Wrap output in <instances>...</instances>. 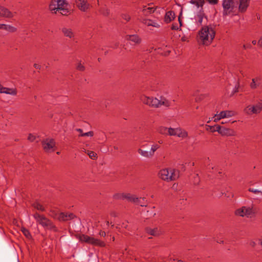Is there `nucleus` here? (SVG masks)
<instances>
[{
    "instance_id": "1",
    "label": "nucleus",
    "mask_w": 262,
    "mask_h": 262,
    "mask_svg": "<svg viewBox=\"0 0 262 262\" xmlns=\"http://www.w3.org/2000/svg\"><path fill=\"white\" fill-rule=\"evenodd\" d=\"M199 39L203 44L210 45L215 35V31L211 27L205 26L199 31Z\"/></svg>"
},
{
    "instance_id": "2",
    "label": "nucleus",
    "mask_w": 262,
    "mask_h": 262,
    "mask_svg": "<svg viewBox=\"0 0 262 262\" xmlns=\"http://www.w3.org/2000/svg\"><path fill=\"white\" fill-rule=\"evenodd\" d=\"M143 103L147 104L150 106L154 107H159L162 105L166 107L171 106V102L164 97H160V99L152 97H149L145 96H142L141 98Z\"/></svg>"
},
{
    "instance_id": "3",
    "label": "nucleus",
    "mask_w": 262,
    "mask_h": 262,
    "mask_svg": "<svg viewBox=\"0 0 262 262\" xmlns=\"http://www.w3.org/2000/svg\"><path fill=\"white\" fill-rule=\"evenodd\" d=\"M158 176L162 180L169 182L176 180L179 177V172L174 169L164 168L159 171Z\"/></svg>"
},
{
    "instance_id": "4",
    "label": "nucleus",
    "mask_w": 262,
    "mask_h": 262,
    "mask_svg": "<svg viewBox=\"0 0 262 262\" xmlns=\"http://www.w3.org/2000/svg\"><path fill=\"white\" fill-rule=\"evenodd\" d=\"M37 223L40 224L43 227L48 228L50 229H55L56 227L53 225L52 222L47 219L45 215L39 214L36 212L33 215Z\"/></svg>"
},
{
    "instance_id": "5",
    "label": "nucleus",
    "mask_w": 262,
    "mask_h": 262,
    "mask_svg": "<svg viewBox=\"0 0 262 262\" xmlns=\"http://www.w3.org/2000/svg\"><path fill=\"white\" fill-rule=\"evenodd\" d=\"M222 6L223 8V16H226L233 14L237 7L236 3L234 0H223Z\"/></svg>"
},
{
    "instance_id": "6",
    "label": "nucleus",
    "mask_w": 262,
    "mask_h": 262,
    "mask_svg": "<svg viewBox=\"0 0 262 262\" xmlns=\"http://www.w3.org/2000/svg\"><path fill=\"white\" fill-rule=\"evenodd\" d=\"M256 213L255 209L253 207L243 206L235 211V214L236 215L247 217H251L254 216Z\"/></svg>"
},
{
    "instance_id": "7",
    "label": "nucleus",
    "mask_w": 262,
    "mask_h": 262,
    "mask_svg": "<svg viewBox=\"0 0 262 262\" xmlns=\"http://www.w3.org/2000/svg\"><path fill=\"white\" fill-rule=\"evenodd\" d=\"M160 147L159 144L155 143L151 146L150 151H147L140 148L138 149V152L145 158H151L154 156L155 152L159 149Z\"/></svg>"
},
{
    "instance_id": "8",
    "label": "nucleus",
    "mask_w": 262,
    "mask_h": 262,
    "mask_svg": "<svg viewBox=\"0 0 262 262\" xmlns=\"http://www.w3.org/2000/svg\"><path fill=\"white\" fill-rule=\"evenodd\" d=\"M43 150L47 152H51L55 150L56 144L53 139L47 138L42 141Z\"/></svg>"
},
{
    "instance_id": "9",
    "label": "nucleus",
    "mask_w": 262,
    "mask_h": 262,
    "mask_svg": "<svg viewBox=\"0 0 262 262\" xmlns=\"http://www.w3.org/2000/svg\"><path fill=\"white\" fill-rule=\"evenodd\" d=\"M262 110V104L260 103L255 105H249L244 110V113L248 115L252 114H257L259 113Z\"/></svg>"
},
{
    "instance_id": "10",
    "label": "nucleus",
    "mask_w": 262,
    "mask_h": 262,
    "mask_svg": "<svg viewBox=\"0 0 262 262\" xmlns=\"http://www.w3.org/2000/svg\"><path fill=\"white\" fill-rule=\"evenodd\" d=\"M56 1L58 12L63 15H67L69 13L68 3H66L65 0H58Z\"/></svg>"
},
{
    "instance_id": "11",
    "label": "nucleus",
    "mask_w": 262,
    "mask_h": 262,
    "mask_svg": "<svg viewBox=\"0 0 262 262\" xmlns=\"http://www.w3.org/2000/svg\"><path fill=\"white\" fill-rule=\"evenodd\" d=\"M235 115V112L233 111H224L221 112L219 114H216L214 117V121L216 122L221 119L229 118L234 116Z\"/></svg>"
},
{
    "instance_id": "12",
    "label": "nucleus",
    "mask_w": 262,
    "mask_h": 262,
    "mask_svg": "<svg viewBox=\"0 0 262 262\" xmlns=\"http://www.w3.org/2000/svg\"><path fill=\"white\" fill-rule=\"evenodd\" d=\"M114 197L116 199H120L123 200L126 199L130 202L135 203L137 202L138 200V198L130 193L117 194L114 195Z\"/></svg>"
},
{
    "instance_id": "13",
    "label": "nucleus",
    "mask_w": 262,
    "mask_h": 262,
    "mask_svg": "<svg viewBox=\"0 0 262 262\" xmlns=\"http://www.w3.org/2000/svg\"><path fill=\"white\" fill-rule=\"evenodd\" d=\"M220 134L223 136H235L236 132L233 129L221 126Z\"/></svg>"
},
{
    "instance_id": "14",
    "label": "nucleus",
    "mask_w": 262,
    "mask_h": 262,
    "mask_svg": "<svg viewBox=\"0 0 262 262\" xmlns=\"http://www.w3.org/2000/svg\"><path fill=\"white\" fill-rule=\"evenodd\" d=\"M77 7L82 11L85 12L89 8V4L85 0H76Z\"/></svg>"
},
{
    "instance_id": "15",
    "label": "nucleus",
    "mask_w": 262,
    "mask_h": 262,
    "mask_svg": "<svg viewBox=\"0 0 262 262\" xmlns=\"http://www.w3.org/2000/svg\"><path fill=\"white\" fill-rule=\"evenodd\" d=\"M145 231L148 234L154 236H158L161 234V231L158 227L154 228L146 227L145 228Z\"/></svg>"
},
{
    "instance_id": "16",
    "label": "nucleus",
    "mask_w": 262,
    "mask_h": 262,
    "mask_svg": "<svg viewBox=\"0 0 262 262\" xmlns=\"http://www.w3.org/2000/svg\"><path fill=\"white\" fill-rule=\"evenodd\" d=\"M250 0H239L238 10L240 12H245L249 5Z\"/></svg>"
},
{
    "instance_id": "17",
    "label": "nucleus",
    "mask_w": 262,
    "mask_h": 262,
    "mask_svg": "<svg viewBox=\"0 0 262 262\" xmlns=\"http://www.w3.org/2000/svg\"><path fill=\"white\" fill-rule=\"evenodd\" d=\"M13 14L8 9L0 6V16L11 18L13 17Z\"/></svg>"
},
{
    "instance_id": "18",
    "label": "nucleus",
    "mask_w": 262,
    "mask_h": 262,
    "mask_svg": "<svg viewBox=\"0 0 262 262\" xmlns=\"http://www.w3.org/2000/svg\"><path fill=\"white\" fill-rule=\"evenodd\" d=\"M261 77L260 76H256L252 79V82L250 84V88L252 90L257 89L260 84Z\"/></svg>"
},
{
    "instance_id": "19",
    "label": "nucleus",
    "mask_w": 262,
    "mask_h": 262,
    "mask_svg": "<svg viewBox=\"0 0 262 262\" xmlns=\"http://www.w3.org/2000/svg\"><path fill=\"white\" fill-rule=\"evenodd\" d=\"M126 39L132 41L135 43L139 44L141 42V39L139 36L137 34L134 35H127L125 36Z\"/></svg>"
},
{
    "instance_id": "20",
    "label": "nucleus",
    "mask_w": 262,
    "mask_h": 262,
    "mask_svg": "<svg viewBox=\"0 0 262 262\" xmlns=\"http://www.w3.org/2000/svg\"><path fill=\"white\" fill-rule=\"evenodd\" d=\"M175 18L174 12L172 11H169L165 14L164 21L166 23H169Z\"/></svg>"
},
{
    "instance_id": "21",
    "label": "nucleus",
    "mask_w": 262,
    "mask_h": 262,
    "mask_svg": "<svg viewBox=\"0 0 262 262\" xmlns=\"http://www.w3.org/2000/svg\"><path fill=\"white\" fill-rule=\"evenodd\" d=\"M61 31L64 36L69 38H72L74 37V33L70 28H63Z\"/></svg>"
},
{
    "instance_id": "22",
    "label": "nucleus",
    "mask_w": 262,
    "mask_h": 262,
    "mask_svg": "<svg viewBox=\"0 0 262 262\" xmlns=\"http://www.w3.org/2000/svg\"><path fill=\"white\" fill-rule=\"evenodd\" d=\"M91 245L95 246H98L100 247H104L105 246V243L98 238H95L93 237H92L91 239Z\"/></svg>"
},
{
    "instance_id": "23",
    "label": "nucleus",
    "mask_w": 262,
    "mask_h": 262,
    "mask_svg": "<svg viewBox=\"0 0 262 262\" xmlns=\"http://www.w3.org/2000/svg\"><path fill=\"white\" fill-rule=\"evenodd\" d=\"M2 93H5L12 96H15L17 95V91L16 89L15 88H9L6 87H3Z\"/></svg>"
},
{
    "instance_id": "24",
    "label": "nucleus",
    "mask_w": 262,
    "mask_h": 262,
    "mask_svg": "<svg viewBox=\"0 0 262 262\" xmlns=\"http://www.w3.org/2000/svg\"><path fill=\"white\" fill-rule=\"evenodd\" d=\"M176 136H178L179 137H181L183 138H186L188 136L187 132L180 128H176Z\"/></svg>"
},
{
    "instance_id": "25",
    "label": "nucleus",
    "mask_w": 262,
    "mask_h": 262,
    "mask_svg": "<svg viewBox=\"0 0 262 262\" xmlns=\"http://www.w3.org/2000/svg\"><path fill=\"white\" fill-rule=\"evenodd\" d=\"M92 237L89 236L85 234H80L78 236L80 241L90 244Z\"/></svg>"
},
{
    "instance_id": "26",
    "label": "nucleus",
    "mask_w": 262,
    "mask_h": 262,
    "mask_svg": "<svg viewBox=\"0 0 262 262\" xmlns=\"http://www.w3.org/2000/svg\"><path fill=\"white\" fill-rule=\"evenodd\" d=\"M190 3L195 5L198 8H201L200 10H203V6L205 4L204 0H191Z\"/></svg>"
},
{
    "instance_id": "27",
    "label": "nucleus",
    "mask_w": 262,
    "mask_h": 262,
    "mask_svg": "<svg viewBox=\"0 0 262 262\" xmlns=\"http://www.w3.org/2000/svg\"><path fill=\"white\" fill-rule=\"evenodd\" d=\"M156 8H155V7H146V6H144L142 10V12H143L144 15H148L150 14L154 13L155 12V11L156 10Z\"/></svg>"
},
{
    "instance_id": "28",
    "label": "nucleus",
    "mask_w": 262,
    "mask_h": 262,
    "mask_svg": "<svg viewBox=\"0 0 262 262\" xmlns=\"http://www.w3.org/2000/svg\"><path fill=\"white\" fill-rule=\"evenodd\" d=\"M50 10L54 13L58 12V9H57V3L55 0L52 1L49 5Z\"/></svg>"
},
{
    "instance_id": "29",
    "label": "nucleus",
    "mask_w": 262,
    "mask_h": 262,
    "mask_svg": "<svg viewBox=\"0 0 262 262\" xmlns=\"http://www.w3.org/2000/svg\"><path fill=\"white\" fill-rule=\"evenodd\" d=\"M0 29L8 31L10 32H15L16 29L12 26L6 24H0Z\"/></svg>"
},
{
    "instance_id": "30",
    "label": "nucleus",
    "mask_w": 262,
    "mask_h": 262,
    "mask_svg": "<svg viewBox=\"0 0 262 262\" xmlns=\"http://www.w3.org/2000/svg\"><path fill=\"white\" fill-rule=\"evenodd\" d=\"M221 126L219 125H215L213 126L208 125L207 126L206 129L207 130L210 131L212 133L217 132L219 134H220Z\"/></svg>"
},
{
    "instance_id": "31",
    "label": "nucleus",
    "mask_w": 262,
    "mask_h": 262,
    "mask_svg": "<svg viewBox=\"0 0 262 262\" xmlns=\"http://www.w3.org/2000/svg\"><path fill=\"white\" fill-rule=\"evenodd\" d=\"M205 16L203 10H200L199 13L197 14L198 23L199 25H202L203 19Z\"/></svg>"
},
{
    "instance_id": "32",
    "label": "nucleus",
    "mask_w": 262,
    "mask_h": 262,
    "mask_svg": "<svg viewBox=\"0 0 262 262\" xmlns=\"http://www.w3.org/2000/svg\"><path fill=\"white\" fill-rule=\"evenodd\" d=\"M32 206L40 211H44L45 210V207L39 204L38 202H35L32 204Z\"/></svg>"
},
{
    "instance_id": "33",
    "label": "nucleus",
    "mask_w": 262,
    "mask_h": 262,
    "mask_svg": "<svg viewBox=\"0 0 262 262\" xmlns=\"http://www.w3.org/2000/svg\"><path fill=\"white\" fill-rule=\"evenodd\" d=\"M99 12L105 16H108L110 14V10L105 7L100 8Z\"/></svg>"
},
{
    "instance_id": "34",
    "label": "nucleus",
    "mask_w": 262,
    "mask_h": 262,
    "mask_svg": "<svg viewBox=\"0 0 262 262\" xmlns=\"http://www.w3.org/2000/svg\"><path fill=\"white\" fill-rule=\"evenodd\" d=\"M168 128L164 126H160L158 129V132L162 135H168Z\"/></svg>"
},
{
    "instance_id": "35",
    "label": "nucleus",
    "mask_w": 262,
    "mask_h": 262,
    "mask_svg": "<svg viewBox=\"0 0 262 262\" xmlns=\"http://www.w3.org/2000/svg\"><path fill=\"white\" fill-rule=\"evenodd\" d=\"M67 213L61 212L58 214V220L60 221H67Z\"/></svg>"
},
{
    "instance_id": "36",
    "label": "nucleus",
    "mask_w": 262,
    "mask_h": 262,
    "mask_svg": "<svg viewBox=\"0 0 262 262\" xmlns=\"http://www.w3.org/2000/svg\"><path fill=\"white\" fill-rule=\"evenodd\" d=\"M21 231L23 232L24 235L28 238H30L31 237V235L28 229L23 228L21 229Z\"/></svg>"
},
{
    "instance_id": "37",
    "label": "nucleus",
    "mask_w": 262,
    "mask_h": 262,
    "mask_svg": "<svg viewBox=\"0 0 262 262\" xmlns=\"http://www.w3.org/2000/svg\"><path fill=\"white\" fill-rule=\"evenodd\" d=\"M176 128H173L170 127V128H168L167 135L176 136Z\"/></svg>"
},
{
    "instance_id": "38",
    "label": "nucleus",
    "mask_w": 262,
    "mask_h": 262,
    "mask_svg": "<svg viewBox=\"0 0 262 262\" xmlns=\"http://www.w3.org/2000/svg\"><path fill=\"white\" fill-rule=\"evenodd\" d=\"M121 17L122 19L125 20L126 21H129L130 19V16L128 14L123 13L121 14Z\"/></svg>"
},
{
    "instance_id": "39",
    "label": "nucleus",
    "mask_w": 262,
    "mask_h": 262,
    "mask_svg": "<svg viewBox=\"0 0 262 262\" xmlns=\"http://www.w3.org/2000/svg\"><path fill=\"white\" fill-rule=\"evenodd\" d=\"M140 21L147 26H150L151 20L149 19H142Z\"/></svg>"
},
{
    "instance_id": "40",
    "label": "nucleus",
    "mask_w": 262,
    "mask_h": 262,
    "mask_svg": "<svg viewBox=\"0 0 262 262\" xmlns=\"http://www.w3.org/2000/svg\"><path fill=\"white\" fill-rule=\"evenodd\" d=\"M88 155L92 159H95L97 156V154L93 151H88Z\"/></svg>"
},
{
    "instance_id": "41",
    "label": "nucleus",
    "mask_w": 262,
    "mask_h": 262,
    "mask_svg": "<svg viewBox=\"0 0 262 262\" xmlns=\"http://www.w3.org/2000/svg\"><path fill=\"white\" fill-rule=\"evenodd\" d=\"M94 135V133L93 131H90L89 132H87V133H84V134H81L80 135H79V136H80V137H84V136H90V137H92Z\"/></svg>"
},
{
    "instance_id": "42",
    "label": "nucleus",
    "mask_w": 262,
    "mask_h": 262,
    "mask_svg": "<svg viewBox=\"0 0 262 262\" xmlns=\"http://www.w3.org/2000/svg\"><path fill=\"white\" fill-rule=\"evenodd\" d=\"M75 217V215L72 213H67V221L71 220Z\"/></svg>"
},
{
    "instance_id": "43",
    "label": "nucleus",
    "mask_w": 262,
    "mask_h": 262,
    "mask_svg": "<svg viewBox=\"0 0 262 262\" xmlns=\"http://www.w3.org/2000/svg\"><path fill=\"white\" fill-rule=\"evenodd\" d=\"M77 69L80 71H83L85 68L81 63H79L77 66Z\"/></svg>"
},
{
    "instance_id": "44",
    "label": "nucleus",
    "mask_w": 262,
    "mask_h": 262,
    "mask_svg": "<svg viewBox=\"0 0 262 262\" xmlns=\"http://www.w3.org/2000/svg\"><path fill=\"white\" fill-rule=\"evenodd\" d=\"M249 191L250 192H252L256 194V193H260L261 194H262V191L257 190V189H254V188H250L249 189Z\"/></svg>"
},
{
    "instance_id": "45",
    "label": "nucleus",
    "mask_w": 262,
    "mask_h": 262,
    "mask_svg": "<svg viewBox=\"0 0 262 262\" xmlns=\"http://www.w3.org/2000/svg\"><path fill=\"white\" fill-rule=\"evenodd\" d=\"M150 26H152L156 28H159L160 27V25L157 23L155 22V21L151 20Z\"/></svg>"
},
{
    "instance_id": "46",
    "label": "nucleus",
    "mask_w": 262,
    "mask_h": 262,
    "mask_svg": "<svg viewBox=\"0 0 262 262\" xmlns=\"http://www.w3.org/2000/svg\"><path fill=\"white\" fill-rule=\"evenodd\" d=\"M28 139L31 142H33L35 139V136L32 134H29L28 137Z\"/></svg>"
},
{
    "instance_id": "47",
    "label": "nucleus",
    "mask_w": 262,
    "mask_h": 262,
    "mask_svg": "<svg viewBox=\"0 0 262 262\" xmlns=\"http://www.w3.org/2000/svg\"><path fill=\"white\" fill-rule=\"evenodd\" d=\"M238 88H239V84H238V83H237V84L235 85V88L233 89L232 94H234L235 93L237 92L238 91Z\"/></svg>"
},
{
    "instance_id": "48",
    "label": "nucleus",
    "mask_w": 262,
    "mask_h": 262,
    "mask_svg": "<svg viewBox=\"0 0 262 262\" xmlns=\"http://www.w3.org/2000/svg\"><path fill=\"white\" fill-rule=\"evenodd\" d=\"M206 1L212 5H215V4H217V3H218V0H206Z\"/></svg>"
},
{
    "instance_id": "49",
    "label": "nucleus",
    "mask_w": 262,
    "mask_h": 262,
    "mask_svg": "<svg viewBox=\"0 0 262 262\" xmlns=\"http://www.w3.org/2000/svg\"><path fill=\"white\" fill-rule=\"evenodd\" d=\"M243 48L245 49H251L252 48V46L251 44L250 43H247L246 45H244L243 46Z\"/></svg>"
},
{
    "instance_id": "50",
    "label": "nucleus",
    "mask_w": 262,
    "mask_h": 262,
    "mask_svg": "<svg viewBox=\"0 0 262 262\" xmlns=\"http://www.w3.org/2000/svg\"><path fill=\"white\" fill-rule=\"evenodd\" d=\"M171 29L173 30H177L179 29V27L177 25L172 24Z\"/></svg>"
},
{
    "instance_id": "51",
    "label": "nucleus",
    "mask_w": 262,
    "mask_h": 262,
    "mask_svg": "<svg viewBox=\"0 0 262 262\" xmlns=\"http://www.w3.org/2000/svg\"><path fill=\"white\" fill-rule=\"evenodd\" d=\"M99 235L101 236L105 237L106 235V233L103 231L100 230L99 232Z\"/></svg>"
},
{
    "instance_id": "52",
    "label": "nucleus",
    "mask_w": 262,
    "mask_h": 262,
    "mask_svg": "<svg viewBox=\"0 0 262 262\" xmlns=\"http://www.w3.org/2000/svg\"><path fill=\"white\" fill-rule=\"evenodd\" d=\"M257 45L260 47H262V36L260 38V39L257 41Z\"/></svg>"
},
{
    "instance_id": "53",
    "label": "nucleus",
    "mask_w": 262,
    "mask_h": 262,
    "mask_svg": "<svg viewBox=\"0 0 262 262\" xmlns=\"http://www.w3.org/2000/svg\"><path fill=\"white\" fill-rule=\"evenodd\" d=\"M249 245H250V246H251V247H255V246L256 245V243H255V242H254V241H251V242H250V243H249Z\"/></svg>"
},
{
    "instance_id": "54",
    "label": "nucleus",
    "mask_w": 262,
    "mask_h": 262,
    "mask_svg": "<svg viewBox=\"0 0 262 262\" xmlns=\"http://www.w3.org/2000/svg\"><path fill=\"white\" fill-rule=\"evenodd\" d=\"M34 67L37 69H40L41 66L38 64L34 63Z\"/></svg>"
},
{
    "instance_id": "55",
    "label": "nucleus",
    "mask_w": 262,
    "mask_h": 262,
    "mask_svg": "<svg viewBox=\"0 0 262 262\" xmlns=\"http://www.w3.org/2000/svg\"><path fill=\"white\" fill-rule=\"evenodd\" d=\"M122 227H123L124 228H127V222H125V223H122V225L121 226Z\"/></svg>"
},
{
    "instance_id": "56",
    "label": "nucleus",
    "mask_w": 262,
    "mask_h": 262,
    "mask_svg": "<svg viewBox=\"0 0 262 262\" xmlns=\"http://www.w3.org/2000/svg\"><path fill=\"white\" fill-rule=\"evenodd\" d=\"M76 130L78 132H79V133H80V134H84V133H83V130H82V129H81V128H76Z\"/></svg>"
},
{
    "instance_id": "57",
    "label": "nucleus",
    "mask_w": 262,
    "mask_h": 262,
    "mask_svg": "<svg viewBox=\"0 0 262 262\" xmlns=\"http://www.w3.org/2000/svg\"><path fill=\"white\" fill-rule=\"evenodd\" d=\"M181 13L180 14L179 18H178L180 26H181L182 25V20L181 19Z\"/></svg>"
},
{
    "instance_id": "58",
    "label": "nucleus",
    "mask_w": 262,
    "mask_h": 262,
    "mask_svg": "<svg viewBox=\"0 0 262 262\" xmlns=\"http://www.w3.org/2000/svg\"><path fill=\"white\" fill-rule=\"evenodd\" d=\"M257 43V41L256 40H253L252 41V43L253 45H255Z\"/></svg>"
},
{
    "instance_id": "59",
    "label": "nucleus",
    "mask_w": 262,
    "mask_h": 262,
    "mask_svg": "<svg viewBox=\"0 0 262 262\" xmlns=\"http://www.w3.org/2000/svg\"><path fill=\"white\" fill-rule=\"evenodd\" d=\"M4 86H2L1 84H0V93H2L3 91V88Z\"/></svg>"
},
{
    "instance_id": "60",
    "label": "nucleus",
    "mask_w": 262,
    "mask_h": 262,
    "mask_svg": "<svg viewBox=\"0 0 262 262\" xmlns=\"http://www.w3.org/2000/svg\"><path fill=\"white\" fill-rule=\"evenodd\" d=\"M147 146H148V144L147 143H146V144L142 145L141 147L143 148V147H147Z\"/></svg>"
},
{
    "instance_id": "61",
    "label": "nucleus",
    "mask_w": 262,
    "mask_h": 262,
    "mask_svg": "<svg viewBox=\"0 0 262 262\" xmlns=\"http://www.w3.org/2000/svg\"><path fill=\"white\" fill-rule=\"evenodd\" d=\"M105 224H106V226L107 227H108V226H109V225H110V223H109V222H108V221H106V222H105Z\"/></svg>"
},
{
    "instance_id": "62",
    "label": "nucleus",
    "mask_w": 262,
    "mask_h": 262,
    "mask_svg": "<svg viewBox=\"0 0 262 262\" xmlns=\"http://www.w3.org/2000/svg\"><path fill=\"white\" fill-rule=\"evenodd\" d=\"M240 73L242 75V76H243V77H244V76H245V74H244V72H243L242 70L240 71Z\"/></svg>"
},
{
    "instance_id": "63",
    "label": "nucleus",
    "mask_w": 262,
    "mask_h": 262,
    "mask_svg": "<svg viewBox=\"0 0 262 262\" xmlns=\"http://www.w3.org/2000/svg\"><path fill=\"white\" fill-rule=\"evenodd\" d=\"M259 242H260V244L261 246L262 247V238L259 239Z\"/></svg>"
},
{
    "instance_id": "64",
    "label": "nucleus",
    "mask_w": 262,
    "mask_h": 262,
    "mask_svg": "<svg viewBox=\"0 0 262 262\" xmlns=\"http://www.w3.org/2000/svg\"><path fill=\"white\" fill-rule=\"evenodd\" d=\"M196 178L198 179V180H199V177H198V174L196 175Z\"/></svg>"
}]
</instances>
